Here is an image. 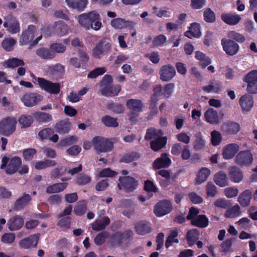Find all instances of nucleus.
<instances>
[{
    "instance_id": "f257e3e1",
    "label": "nucleus",
    "mask_w": 257,
    "mask_h": 257,
    "mask_svg": "<svg viewBox=\"0 0 257 257\" xmlns=\"http://www.w3.org/2000/svg\"><path fill=\"white\" fill-rule=\"evenodd\" d=\"M77 20L80 26L87 30L92 29L94 31H98L102 26L100 15L95 11L78 15Z\"/></svg>"
},
{
    "instance_id": "f03ea898",
    "label": "nucleus",
    "mask_w": 257,
    "mask_h": 257,
    "mask_svg": "<svg viewBox=\"0 0 257 257\" xmlns=\"http://www.w3.org/2000/svg\"><path fill=\"white\" fill-rule=\"evenodd\" d=\"M70 30L69 26L63 22L59 21L56 22L52 26H50V28L44 27L41 30V35L35 40L32 45L34 46L36 45L41 40L42 35H44L45 36H48L51 35L53 31L58 36L62 37L68 34Z\"/></svg>"
},
{
    "instance_id": "7ed1b4c3",
    "label": "nucleus",
    "mask_w": 257,
    "mask_h": 257,
    "mask_svg": "<svg viewBox=\"0 0 257 257\" xmlns=\"http://www.w3.org/2000/svg\"><path fill=\"white\" fill-rule=\"evenodd\" d=\"M22 164L21 159L19 157L9 158L4 156L2 158L0 168L8 174H13L17 172Z\"/></svg>"
},
{
    "instance_id": "20e7f679",
    "label": "nucleus",
    "mask_w": 257,
    "mask_h": 257,
    "mask_svg": "<svg viewBox=\"0 0 257 257\" xmlns=\"http://www.w3.org/2000/svg\"><path fill=\"white\" fill-rule=\"evenodd\" d=\"M17 120L14 117L8 116L0 121V134L10 136L16 129Z\"/></svg>"
},
{
    "instance_id": "39448f33",
    "label": "nucleus",
    "mask_w": 257,
    "mask_h": 257,
    "mask_svg": "<svg viewBox=\"0 0 257 257\" xmlns=\"http://www.w3.org/2000/svg\"><path fill=\"white\" fill-rule=\"evenodd\" d=\"M92 143L95 150L99 153L110 151L113 147V142L111 140L101 137H94Z\"/></svg>"
},
{
    "instance_id": "423d86ee",
    "label": "nucleus",
    "mask_w": 257,
    "mask_h": 257,
    "mask_svg": "<svg viewBox=\"0 0 257 257\" xmlns=\"http://www.w3.org/2000/svg\"><path fill=\"white\" fill-rule=\"evenodd\" d=\"M39 87L48 93L57 94L60 91L61 86L59 83L53 82L43 78H36Z\"/></svg>"
},
{
    "instance_id": "0eeeda50",
    "label": "nucleus",
    "mask_w": 257,
    "mask_h": 257,
    "mask_svg": "<svg viewBox=\"0 0 257 257\" xmlns=\"http://www.w3.org/2000/svg\"><path fill=\"white\" fill-rule=\"evenodd\" d=\"M111 48V44L106 38L101 39L92 50V55L95 58H100Z\"/></svg>"
},
{
    "instance_id": "6e6552de",
    "label": "nucleus",
    "mask_w": 257,
    "mask_h": 257,
    "mask_svg": "<svg viewBox=\"0 0 257 257\" xmlns=\"http://www.w3.org/2000/svg\"><path fill=\"white\" fill-rule=\"evenodd\" d=\"M221 44L226 55L233 56L236 55L239 50V45L234 41L223 38L221 40Z\"/></svg>"
},
{
    "instance_id": "1a4fd4ad",
    "label": "nucleus",
    "mask_w": 257,
    "mask_h": 257,
    "mask_svg": "<svg viewBox=\"0 0 257 257\" xmlns=\"http://www.w3.org/2000/svg\"><path fill=\"white\" fill-rule=\"evenodd\" d=\"M21 99L25 106L32 107L42 101L43 96L37 93H28L23 95Z\"/></svg>"
},
{
    "instance_id": "9d476101",
    "label": "nucleus",
    "mask_w": 257,
    "mask_h": 257,
    "mask_svg": "<svg viewBox=\"0 0 257 257\" xmlns=\"http://www.w3.org/2000/svg\"><path fill=\"white\" fill-rule=\"evenodd\" d=\"M244 81L247 83V91L250 94L257 93V70L249 72L244 78Z\"/></svg>"
},
{
    "instance_id": "9b49d317",
    "label": "nucleus",
    "mask_w": 257,
    "mask_h": 257,
    "mask_svg": "<svg viewBox=\"0 0 257 257\" xmlns=\"http://www.w3.org/2000/svg\"><path fill=\"white\" fill-rule=\"evenodd\" d=\"M120 185L118 187L120 189L123 188L127 192H132L136 189L138 186L137 181L133 177L125 176L119 178Z\"/></svg>"
},
{
    "instance_id": "f8f14e48",
    "label": "nucleus",
    "mask_w": 257,
    "mask_h": 257,
    "mask_svg": "<svg viewBox=\"0 0 257 257\" xmlns=\"http://www.w3.org/2000/svg\"><path fill=\"white\" fill-rule=\"evenodd\" d=\"M252 161V155L248 150L240 151L235 157V162L240 166L249 165Z\"/></svg>"
},
{
    "instance_id": "ddd939ff",
    "label": "nucleus",
    "mask_w": 257,
    "mask_h": 257,
    "mask_svg": "<svg viewBox=\"0 0 257 257\" xmlns=\"http://www.w3.org/2000/svg\"><path fill=\"white\" fill-rule=\"evenodd\" d=\"M4 27L6 28L10 33L15 34L20 32V25L19 21L15 18L8 17L4 23Z\"/></svg>"
},
{
    "instance_id": "4468645a",
    "label": "nucleus",
    "mask_w": 257,
    "mask_h": 257,
    "mask_svg": "<svg viewBox=\"0 0 257 257\" xmlns=\"http://www.w3.org/2000/svg\"><path fill=\"white\" fill-rule=\"evenodd\" d=\"M172 205L170 201L164 200L157 203L154 208V213L161 217L169 213L172 210Z\"/></svg>"
},
{
    "instance_id": "2eb2a0df",
    "label": "nucleus",
    "mask_w": 257,
    "mask_h": 257,
    "mask_svg": "<svg viewBox=\"0 0 257 257\" xmlns=\"http://www.w3.org/2000/svg\"><path fill=\"white\" fill-rule=\"evenodd\" d=\"M39 234H34L25 237L20 240L19 245L21 248L29 249L36 247L39 240Z\"/></svg>"
},
{
    "instance_id": "dca6fc26",
    "label": "nucleus",
    "mask_w": 257,
    "mask_h": 257,
    "mask_svg": "<svg viewBox=\"0 0 257 257\" xmlns=\"http://www.w3.org/2000/svg\"><path fill=\"white\" fill-rule=\"evenodd\" d=\"M239 103L243 112H248L253 106V98L251 95L245 94L239 100Z\"/></svg>"
},
{
    "instance_id": "f3484780",
    "label": "nucleus",
    "mask_w": 257,
    "mask_h": 257,
    "mask_svg": "<svg viewBox=\"0 0 257 257\" xmlns=\"http://www.w3.org/2000/svg\"><path fill=\"white\" fill-rule=\"evenodd\" d=\"M176 70L174 67L170 65L162 66L160 70V79L164 81H168L174 77Z\"/></svg>"
},
{
    "instance_id": "a211bd4d",
    "label": "nucleus",
    "mask_w": 257,
    "mask_h": 257,
    "mask_svg": "<svg viewBox=\"0 0 257 257\" xmlns=\"http://www.w3.org/2000/svg\"><path fill=\"white\" fill-rule=\"evenodd\" d=\"M65 1L70 9L79 12L84 11L88 4V0H65Z\"/></svg>"
},
{
    "instance_id": "6ab92c4d",
    "label": "nucleus",
    "mask_w": 257,
    "mask_h": 257,
    "mask_svg": "<svg viewBox=\"0 0 257 257\" xmlns=\"http://www.w3.org/2000/svg\"><path fill=\"white\" fill-rule=\"evenodd\" d=\"M171 163V160L169 156L166 153L162 154L160 157L156 159L153 165V167L155 170L160 169L161 168H166L170 166Z\"/></svg>"
},
{
    "instance_id": "aec40b11",
    "label": "nucleus",
    "mask_w": 257,
    "mask_h": 257,
    "mask_svg": "<svg viewBox=\"0 0 257 257\" xmlns=\"http://www.w3.org/2000/svg\"><path fill=\"white\" fill-rule=\"evenodd\" d=\"M221 20L225 24L234 26L237 25L241 20V17L235 13H224L221 15Z\"/></svg>"
},
{
    "instance_id": "412c9836",
    "label": "nucleus",
    "mask_w": 257,
    "mask_h": 257,
    "mask_svg": "<svg viewBox=\"0 0 257 257\" xmlns=\"http://www.w3.org/2000/svg\"><path fill=\"white\" fill-rule=\"evenodd\" d=\"M111 26L115 29H122L126 28H133L136 24L132 21H125L121 18H115L112 20L110 23Z\"/></svg>"
},
{
    "instance_id": "4be33fe9",
    "label": "nucleus",
    "mask_w": 257,
    "mask_h": 257,
    "mask_svg": "<svg viewBox=\"0 0 257 257\" xmlns=\"http://www.w3.org/2000/svg\"><path fill=\"white\" fill-rule=\"evenodd\" d=\"M239 146L236 144H229L226 145L222 151L223 158L225 160L233 158L239 151Z\"/></svg>"
},
{
    "instance_id": "5701e85b",
    "label": "nucleus",
    "mask_w": 257,
    "mask_h": 257,
    "mask_svg": "<svg viewBox=\"0 0 257 257\" xmlns=\"http://www.w3.org/2000/svg\"><path fill=\"white\" fill-rule=\"evenodd\" d=\"M24 223V218L22 216L15 215L10 218L7 225L11 231H17L23 227Z\"/></svg>"
},
{
    "instance_id": "b1692460",
    "label": "nucleus",
    "mask_w": 257,
    "mask_h": 257,
    "mask_svg": "<svg viewBox=\"0 0 257 257\" xmlns=\"http://www.w3.org/2000/svg\"><path fill=\"white\" fill-rule=\"evenodd\" d=\"M36 32V29L34 26H29L28 29L23 32L20 43L23 45L30 43L34 39Z\"/></svg>"
},
{
    "instance_id": "393cba45",
    "label": "nucleus",
    "mask_w": 257,
    "mask_h": 257,
    "mask_svg": "<svg viewBox=\"0 0 257 257\" xmlns=\"http://www.w3.org/2000/svg\"><path fill=\"white\" fill-rule=\"evenodd\" d=\"M205 120L212 124H217L220 122L217 111L212 108L208 109L204 113Z\"/></svg>"
},
{
    "instance_id": "a878e982",
    "label": "nucleus",
    "mask_w": 257,
    "mask_h": 257,
    "mask_svg": "<svg viewBox=\"0 0 257 257\" xmlns=\"http://www.w3.org/2000/svg\"><path fill=\"white\" fill-rule=\"evenodd\" d=\"M229 176L231 181L239 183L243 179V172L238 167L232 166L229 169Z\"/></svg>"
},
{
    "instance_id": "bb28decb",
    "label": "nucleus",
    "mask_w": 257,
    "mask_h": 257,
    "mask_svg": "<svg viewBox=\"0 0 257 257\" xmlns=\"http://www.w3.org/2000/svg\"><path fill=\"white\" fill-rule=\"evenodd\" d=\"M121 90L119 85H108L100 88L102 95L106 96H114L117 95Z\"/></svg>"
},
{
    "instance_id": "cd10ccee",
    "label": "nucleus",
    "mask_w": 257,
    "mask_h": 257,
    "mask_svg": "<svg viewBox=\"0 0 257 257\" xmlns=\"http://www.w3.org/2000/svg\"><path fill=\"white\" fill-rule=\"evenodd\" d=\"M251 197L252 192L251 190L246 189L239 194L237 201L242 207H245L250 204Z\"/></svg>"
},
{
    "instance_id": "c85d7f7f",
    "label": "nucleus",
    "mask_w": 257,
    "mask_h": 257,
    "mask_svg": "<svg viewBox=\"0 0 257 257\" xmlns=\"http://www.w3.org/2000/svg\"><path fill=\"white\" fill-rule=\"evenodd\" d=\"M240 127L239 123L236 122L228 121L222 125V129L228 134H236L240 130Z\"/></svg>"
},
{
    "instance_id": "c756f323",
    "label": "nucleus",
    "mask_w": 257,
    "mask_h": 257,
    "mask_svg": "<svg viewBox=\"0 0 257 257\" xmlns=\"http://www.w3.org/2000/svg\"><path fill=\"white\" fill-rule=\"evenodd\" d=\"M213 180L217 185L221 187L228 185L227 176L222 171H220L215 174Z\"/></svg>"
},
{
    "instance_id": "7c9ffc66",
    "label": "nucleus",
    "mask_w": 257,
    "mask_h": 257,
    "mask_svg": "<svg viewBox=\"0 0 257 257\" xmlns=\"http://www.w3.org/2000/svg\"><path fill=\"white\" fill-rule=\"evenodd\" d=\"M184 35L190 39L199 37L201 35L199 25L196 23H192L189 27V30L186 31Z\"/></svg>"
},
{
    "instance_id": "2f4dec72",
    "label": "nucleus",
    "mask_w": 257,
    "mask_h": 257,
    "mask_svg": "<svg viewBox=\"0 0 257 257\" xmlns=\"http://www.w3.org/2000/svg\"><path fill=\"white\" fill-rule=\"evenodd\" d=\"M72 127V124L67 120H62L56 123L55 129L60 134H64L69 132Z\"/></svg>"
},
{
    "instance_id": "473e14b6",
    "label": "nucleus",
    "mask_w": 257,
    "mask_h": 257,
    "mask_svg": "<svg viewBox=\"0 0 257 257\" xmlns=\"http://www.w3.org/2000/svg\"><path fill=\"white\" fill-rule=\"evenodd\" d=\"M36 53L39 57L44 59H52L56 56L55 53L52 52L50 48L48 49L45 47L38 49Z\"/></svg>"
},
{
    "instance_id": "72a5a7b5",
    "label": "nucleus",
    "mask_w": 257,
    "mask_h": 257,
    "mask_svg": "<svg viewBox=\"0 0 257 257\" xmlns=\"http://www.w3.org/2000/svg\"><path fill=\"white\" fill-rule=\"evenodd\" d=\"M136 232L140 235H145L151 231L150 224L146 221H142L138 222L135 225Z\"/></svg>"
},
{
    "instance_id": "f704fd0d",
    "label": "nucleus",
    "mask_w": 257,
    "mask_h": 257,
    "mask_svg": "<svg viewBox=\"0 0 257 257\" xmlns=\"http://www.w3.org/2000/svg\"><path fill=\"white\" fill-rule=\"evenodd\" d=\"M193 226L200 228L206 227L209 224V220L205 215H199L191 222Z\"/></svg>"
},
{
    "instance_id": "c9c22d12",
    "label": "nucleus",
    "mask_w": 257,
    "mask_h": 257,
    "mask_svg": "<svg viewBox=\"0 0 257 257\" xmlns=\"http://www.w3.org/2000/svg\"><path fill=\"white\" fill-rule=\"evenodd\" d=\"M18 121L21 128H27L33 123V118L31 115L23 114L19 117Z\"/></svg>"
},
{
    "instance_id": "e433bc0d",
    "label": "nucleus",
    "mask_w": 257,
    "mask_h": 257,
    "mask_svg": "<svg viewBox=\"0 0 257 257\" xmlns=\"http://www.w3.org/2000/svg\"><path fill=\"white\" fill-rule=\"evenodd\" d=\"M68 186L67 183H59L49 185L46 189V192L49 194L56 193L63 191Z\"/></svg>"
},
{
    "instance_id": "4c0bfd02",
    "label": "nucleus",
    "mask_w": 257,
    "mask_h": 257,
    "mask_svg": "<svg viewBox=\"0 0 257 257\" xmlns=\"http://www.w3.org/2000/svg\"><path fill=\"white\" fill-rule=\"evenodd\" d=\"M126 106L133 112H139L142 111L143 103L138 99H132L126 102Z\"/></svg>"
},
{
    "instance_id": "58836bf2",
    "label": "nucleus",
    "mask_w": 257,
    "mask_h": 257,
    "mask_svg": "<svg viewBox=\"0 0 257 257\" xmlns=\"http://www.w3.org/2000/svg\"><path fill=\"white\" fill-rule=\"evenodd\" d=\"M199 232L196 229L188 231L187 233L186 239L189 246H193L199 238Z\"/></svg>"
},
{
    "instance_id": "ea45409f",
    "label": "nucleus",
    "mask_w": 257,
    "mask_h": 257,
    "mask_svg": "<svg viewBox=\"0 0 257 257\" xmlns=\"http://www.w3.org/2000/svg\"><path fill=\"white\" fill-rule=\"evenodd\" d=\"M195 140L194 143L193 148L195 150L198 151L205 147V141L203 139L200 132H197L195 135Z\"/></svg>"
},
{
    "instance_id": "a19ab883",
    "label": "nucleus",
    "mask_w": 257,
    "mask_h": 257,
    "mask_svg": "<svg viewBox=\"0 0 257 257\" xmlns=\"http://www.w3.org/2000/svg\"><path fill=\"white\" fill-rule=\"evenodd\" d=\"M24 65L25 62L23 60L17 58L9 59L3 63V66L6 68H14Z\"/></svg>"
},
{
    "instance_id": "79ce46f5",
    "label": "nucleus",
    "mask_w": 257,
    "mask_h": 257,
    "mask_svg": "<svg viewBox=\"0 0 257 257\" xmlns=\"http://www.w3.org/2000/svg\"><path fill=\"white\" fill-rule=\"evenodd\" d=\"M110 223V219L108 217H104L101 220H97L91 224L94 230L100 231L103 229Z\"/></svg>"
},
{
    "instance_id": "37998d69",
    "label": "nucleus",
    "mask_w": 257,
    "mask_h": 257,
    "mask_svg": "<svg viewBox=\"0 0 257 257\" xmlns=\"http://www.w3.org/2000/svg\"><path fill=\"white\" fill-rule=\"evenodd\" d=\"M165 137H158L151 143V147L155 151H158L162 148L166 143Z\"/></svg>"
},
{
    "instance_id": "c03bdc74",
    "label": "nucleus",
    "mask_w": 257,
    "mask_h": 257,
    "mask_svg": "<svg viewBox=\"0 0 257 257\" xmlns=\"http://www.w3.org/2000/svg\"><path fill=\"white\" fill-rule=\"evenodd\" d=\"M227 39H231L236 43H242L245 41L244 36L235 31H229L227 33Z\"/></svg>"
},
{
    "instance_id": "a18cd8bd",
    "label": "nucleus",
    "mask_w": 257,
    "mask_h": 257,
    "mask_svg": "<svg viewBox=\"0 0 257 257\" xmlns=\"http://www.w3.org/2000/svg\"><path fill=\"white\" fill-rule=\"evenodd\" d=\"M210 174V171L207 168H202L198 173L196 179V182L198 184H201L205 182L208 178Z\"/></svg>"
},
{
    "instance_id": "49530a36",
    "label": "nucleus",
    "mask_w": 257,
    "mask_h": 257,
    "mask_svg": "<svg viewBox=\"0 0 257 257\" xmlns=\"http://www.w3.org/2000/svg\"><path fill=\"white\" fill-rule=\"evenodd\" d=\"M31 200V197L29 194H24L18 199L15 203V207L17 209H20L26 206Z\"/></svg>"
},
{
    "instance_id": "de8ad7c7",
    "label": "nucleus",
    "mask_w": 257,
    "mask_h": 257,
    "mask_svg": "<svg viewBox=\"0 0 257 257\" xmlns=\"http://www.w3.org/2000/svg\"><path fill=\"white\" fill-rule=\"evenodd\" d=\"M204 20L208 23H212L216 21L215 13L209 8H206L203 12Z\"/></svg>"
},
{
    "instance_id": "09e8293b",
    "label": "nucleus",
    "mask_w": 257,
    "mask_h": 257,
    "mask_svg": "<svg viewBox=\"0 0 257 257\" xmlns=\"http://www.w3.org/2000/svg\"><path fill=\"white\" fill-rule=\"evenodd\" d=\"M240 214V208L238 204L228 209L224 214L226 218H233L239 216Z\"/></svg>"
},
{
    "instance_id": "8fccbe9b",
    "label": "nucleus",
    "mask_w": 257,
    "mask_h": 257,
    "mask_svg": "<svg viewBox=\"0 0 257 257\" xmlns=\"http://www.w3.org/2000/svg\"><path fill=\"white\" fill-rule=\"evenodd\" d=\"M56 164V163L53 160H45L36 162L35 164V168L37 170H41L50 166H54Z\"/></svg>"
},
{
    "instance_id": "3c124183",
    "label": "nucleus",
    "mask_w": 257,
    "mask_h": 257,
    "mask_svg": "<svg viewBox=\"0 0 257 257\" xmlns=\"http://www.w3.org/2000/svg\"><path fill=\"white\" fill-rule=\"evenodd\" d=\"M102 123L106 126L108 127H117L118 123L117 119L113 118L109 115H106L101 118Z\"/></svg>"
},
{
    "instance_id": "603ef678",
    "label": "nucleus",
    "mask_w": 257,
    "mask_h": 257,
    "mask_svg": "<svg viewBox=\"0 0 257 257\" xmlns=\"http://www.w3.org/2000/svg\"><path fill=\"white\" fill-rule=\"evenodd\" d=\"M16 42V41L12 38L5 39L2 43V46L6 51H11L13 49Z\"/></svg>"
},
{
    "instance_id": "864d4df0",
    "label": "nucleus",
    "mask_w": 257,
    "mask_h": 257,
    "mask_svg": "<svg viewBox=\"0 0 257 257\" xmlns=\"http://www.w3.org/2000/svg\"><path fill=\"white\" fill-rule=\"evenodd\" d=\"M77 141V137L76 136H71L61 140L57 145V147L58 148L64 147L76 142Z\"/></svg>"
},
{
    "instance_id": "5fc2aeb1",
    "label": "nucleus",
    "mask_w": 257,
    "mask_h": 257,
    "mask_svg": "<svg viewBox=\"0 0 257 257\" xmlns=\"http://www.w3.org/2000/svg\"><path fill=\"white\" fill-rule=\"evenodd\" d=\"M153 95L151 97V103L155 104L162 95V88L160 85H156L153 89Z\"/></svg>"
},
{
    "instance_id": "6e6d98bb",
    "label": "nucleus",
    "mask_w": 257,
    "mask_h": 257,
    "mask_svg": "<svg viewBox=\"0 0 257 257\" xmlns=\"http://www.w3.org/2000/svg\"><path fill=\"white\" fill-rule=\"evenodd\" d=\"M50 48L52 52L56 53H63L66 50V47L63 44L59 43H53L50 46Z\"/></svg>"
},
{
    "instance_id": "4d7b16f0",
    "label": "nucleus",
    "mask_w": 257,
    "mask_h": 257,
    "mask_svg": "<svg viewBox=\"0 0 257 257\" xmlns=\"http://www.w3.org/2000/svg\"><path fill=\"white\" fill-rule=\"evenodd\" d=\"M211 144L214 146H217L220 144L222 140V136L219 132L213 131L211 133Z\"/></svg>"
},
{
    "instance_id": "13d9d810",
    "label": "nucleus",
    "mask_w": 257,
    "mask_h": 257,
    "mask_svg": "<svg viewBox=\"0 0 257 257\" xmlns=\"http://www.w3.org/2000/svg\"><path fill=\"white\" fill-rule=\"evenodd\" d=\"M214 205L217 207L227 209L231 206V203L229 200L224 198H219L214 201Z\"/></svg>"
},
{
    "instance_id": "bf43d9fd",
    "label": "nucleus",
    "mask_w": 257,
    "mask_h": 257,
    "mask_svg": "<svg viewBox=\"0 0 257 257\" xmlns=\"http://www.w3.org/2000/svg\"><path fill=\"white\" fill-rule=\"evenodd\" d=\"M139 157V155L136 152L127 153L121 158L120 162L128 163L138 159Z\"/></svg>"
},
{
    "instance_id": "052dcab7",
    "label": "nucleus",
    "mask_w": 257,
    "mask_h": 257,
    "mask_svg": "<svg viewBox=\"0 0 257 257\" xmlns=\"http://www.w3.org/2000/svg\"><path fill=\"white\" fill-rule=\"evenodd\" d=\"M177 231L174 229L171 231L166 241L165 246L167 248L172 245L173 243L177 242Z\"/></svg>"
},
{
    "instance_id": "680f3d73",
    "label": "nucleus",
    "mask_w": 257,
    "mask_h": 257,
    "mask_svg": "<svg viewBox=\"0 0 257 257\" xmlns=\"http://www.w3.org/2000/svg\"><path fill=\"white\" fill-rule=\"evenodd\" d=\"M107 108L117 113H120L123 112L124 108L121 104L109 102L107 104Z\"/></svg>"
},
{
    "instance_id": "e2e57ef3",
    "label": "nucleus",
    "mask_w": 257,
    "mask_h": 257,
    "mask_svg": "<svg viewBox=\"0 0 257 257\" xmlns=\"http://www.w3.org/2000/svg\"><path fill=\"white\" fill-rule=\"evenodd\" d=\"M16 236L14 233H6L1 237V241L4 243L11 244L15 241Z\"/></svg>"
},
{
    "instance_id": "0e129e2a",
    "label": "nucleus",
    "mask_w": 257,
    "mask_h": 257,
    "mask_svg": "<svg viewBox=\"0 0 257 257\" xmlns=\"http://www.w3.org/2000/svg\"><path fill=\"white\" fill-rule=\"evenodd\" d=\"M206 194L208 196L214 197L217 193V188L212 182H208L206 187Z\"/></svg>"
},
{
    "instance_id": "69168bd1",
    "label": "nucleus",
    "mask_w": 257,
    "mask_h": 257,
    "mask_svg": "<svg viewBox=\"0 0 257 257\" xmlns=\"http://www.w3.org/2000/svg\"><path fill=\"white\" fill-rule=\"evenodd\" d=\"M47 71L49 74L63 73L64 71V66L60 64H57L53 66H48Z\"/></svg>"
},
{
    "instance_id": "338daca9",
    "label": "nucleus",
    "mask_w": 257,
    "mask_h": 257,
    "mask_svg": "<svg viewBox=\"0 0 257 257\" xmlns=\"http://www.w3.org/2000/svg\"><path fill=\"white\" fill-rule=\"evenodd\" d=\"M106 71V68L104 67L96 68L88 74V77L90 78H95L97 76L104 74Z\"/></svg>"
},
{
    "instance_id": "774afa93",
    "label": "nucleus",
    "mask_w": 257,
    "mask_h": 257,
    "mask_svg": "<svg viewBox=\"0 0 257 257\" xmlns=\"http://www.w3.org/2000/svg\"><path fill=\"white\" fill-rule=\"evenodd\" d=\"M117 174V172L110 168H105L99 173V177L102 178L113 177Z\"/></svg>"
}]
</instances>
